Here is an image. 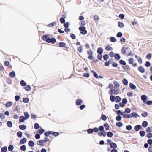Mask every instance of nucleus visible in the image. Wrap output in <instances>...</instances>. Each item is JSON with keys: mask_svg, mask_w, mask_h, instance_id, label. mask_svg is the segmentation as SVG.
<instances>
[{"mask_svg": "<svg viewBox=\"0 0 152 152\" xmlns=\"http://www.w3.org/2000/svg\"><path fill=\"white\" fill-rule=\"evenodd\" d=\"M79 30L81 31L80 33L83 35L87 34V31L86 30V28L84 26H80L79 27Z\"/></svg>", "mask_w": 152, "mask_h": 152, "instance_id": "1", "label": "nucleus"}, {"mask_svg": "<svg viewBox=\"0 0 152 152\" xmlns=\"http://www.w3.org/2000/svg\"><path fill=\"white\" fill-rule=\"evenodd\" d=\"M56 42V40L55 38L52 37L51 38H48V43H51L54 44Z\"/></svg>", "mask_w": 152, "mask_h": 152, "instance_id": "2", "label": "nucleus"}, {"mask_svg": "<svg viewBox=\"0 0 152 152\" xmlns=\"http://www.w3.org/2000/svg\"><path fill=\"white\" fill-rule=\"evenodd\" d=\"M83 103L82 100L80 99H79L77 100L76 102V104L77 105H80Z\"/></svg>", "mask_w": 152, "mask_h": 152, "instance_id": "3", "label": "nucleus"}, {"mask_svg": "<svg viewBox=\"0 0 152 152\" xmlns=\"http://www.w3.org/2000/svg\"><path fill=\"white\" fill-rule=\"evenodd\" d=\"M27 141V140L26 138H23L20 140L19 143L20 145L24 144Z\"/></svg>", "mask_w": 152, "mask_h": 152, "instance_id": "4", "label": "nucleus"}, {"mask_svg": "<svg viewBox=\"0 0 152 152\" xmlns=\"http://www.w3.org/2000/svg\"><path fill=\"white\" fill-rule=\"evenodd\" d=\"M147 97L145 95H143L141 96V99L143 101L144 103L146 102Z\"/></svg>", "mask_w": 152, "mask_h": 152, "instance_id": "5", "label": "nucleus"}, {"mask_svg": "<svg viewBox=\"0 0 152 152\" xmlns=\"http://www.w3.org/2000/svg\"><path fill=\"white\" fill-rule=\"evenodd\" d=\"M110 147L111 148L113 149L115 148H117V146L116 143L112 142L110 144Z\"/></svg>", "mask_w": 152, "mask_h": 152, "instance_id": "6", "label": "nucleus"}, {"mask_svg": "<svg viewBox=\"0 0 152 152\" xmlns=\"http://www.w3.org/2000/svg\"><path fill=\"white\" fill-rule=\"evenodd\" d=\"M142 127L140 125H137L134 127V130L136 131H137L142 129Z\"/></svg>", "mask_w": 152, "mask_h": 152, "instance_id": "7", "label": "nucleus"}, {"mask_svg": "<svg viewBox=\"0 0 152 152\" xmlns=\"http://www.w3.org/2000/svg\"><path fill=\"white\" fill-rule=\"evenodd\" d=\"M98 135L100 136H103L105 137L106 135V133L105 131L102 132H98Z\"/></svg>", "mask_w": 152, "mask_h": 152, "instance_id": "8", "label": "nucleus"}, {"mask_svg": "<svg viewBox=\"0 0 152 152\" xmlns=\"http://www.w3.org/2000/svg\"><path fill=\"white\" fill-rule=\"evenodd\" d=\"M129 86L131 89L133 90H134L136 88V86L132 83H130L129 84Z\"/></svg>", "mask_w": 152, "mask_h": 152, "instance_id": "9", "label": "nucleus"}, {"mask_svg": "<svg viewBox=\"0 0 152 152\" xmlns=\"http://www.w3.org/2000/svg\"><path fill=\"white\" fill-rule=\"evenodd\" d=\"M138 70L141 73H143L145 72V70L142 66H140L138 68Z\"/></svg>", "mask_w": 152, "mask_h": 152, "instance_id": "10", "label": "nucleus"}, {"mask_svg": "<svg viewBox=\"0 0 152 152\" xmlns=\"http://www.w3.org/2000/svg\"><path fill=\"white\" fill-rule=\"evenodd\" d=\"M12 102H8L6 103L5 105L6 107H8L12 105Z\"/></svg>", "mask_w": 152, "mask_h": 152, "instance_id": "11", "label": "nucleus"}, {"mask_svg": "<svg viewBox=\"0 0 152 152\" xmlns=\"http://www.w3.org/2000/svg\"><path fill=\"white\" fill-rule=\"evenodd\" d=\"M37 144L39 145L40 146H43L44 145V142L43 140H40L37 142Z\"/></svg>", "mask_w": 152, "mask_h": 152, "instance_id": "12", "label": "nucleus"}, {"mask_svg": "<svg viewBox=\"0 0 152 152\" xmlns=\"http://www.w3.org/2000/svg\"><path fill=\"white\" fill-rule=\"evenodd\" d=\"M26 120L23 116H21L19 118V121L20 122H24L25 120Z\"/></svg>", "mask_w": 152, "mask_h": 152, "instance_id": "13", "label": "nucleus"}, {"mask_svg": "<svg viewBox=\"0 0 152 152\" xmlns=\"http://www.w3.org/2000/svg\"><path fill=\"white\" fill-rule=\"evenodd\" d=\"M10 76L12 78H14L15 76V73L14 71H12L9 74Z\"/></svg>", "mask_w": 152, "mask_h": 152, "instance_id": "14", "label": "nucleus"}, {"mask_svg": "<svg viewBox=\"0 0 152 152\" xmlns=\"http://www.w3.org/2000/svg\"><path fill=\"white\" fill-rule=\"evenodd\" d=\"M45 132V130L41 128L39 129L38 130V133L40 135H41L42 134Z\"/></svg>", "mask_w": 152, "mask_h": 152, "instance_id": "15", "label": "nucleus"}, {"mask_svg": "<svg viewBox=\"0 0 152 152\" xmlns=\"http://www.w3.org/2000/svg\"><path fill=\"white\" fill-rule=\"evenodd\" d=\"M28 145L31 147H33L35 145L34 142L32 140H30L28 142Z\"/></svg>", "mask_w": 152, "mask_h": 152, "instance_id": "16", "label": "nucleus"}, {"mask_svg": "<svg viewBox=\"0 0 152 152\" xmlns=\"http://www.w3.org/2000/svg\"><path fill=\"white\" fill-rule=\"evenodd\" d=\"M103 49L101 48H99L97 50V53L99 54H102L103 52Z\"/></svg>", "mask_w": 152, "mask_h": 152, "instance_id": "17", "label": "nucleus"}, {"mask_svg": "<svg viewBox=\"0 0 152 152\" xmlns=\"http://www.w3.org/2000/svg\"><path fill=\"white\" fill-rule=\"evenodd\" d=\"M7 126L10 128L12 126V124L11 121H9L7 122Z\"/></svg>", "mask_w": 152, "mask_h": 152, "instance_id": "18", "label": "nucleus"}, {"mask_svg": "<svg viewBox=\"0 0 152 152\" xmlns=\"http://www.w3.org/2000/svg\"><path fill=\"white\" fill-rule=\"evenodd\" d=\"M123 83L125 85H127L128 84V82L126 79L124 78L122 80Z\"/></svg>", "mask_w": 152, "mask_h": 152, "instance_id": "19", "label": "nucleus"}, {"mask_svg": "<svg viewBox=\"0 0 152 152\" xmlns=\"http://www.w3.org/2000/svg\"><path fill=\"white\" fill-rule=\"evenodd\" d=\"M19 128L21 130H24L26 129V126L25 125H22L19 126Z\"/></svg>", "mask_w": 152, "mask_h": 152, "instance_id": "20", "label": "nucleus"}, {"mask_svg": "<svg viewBox=\"0 0 152 152\" xmlns=\"http://www.w3.org/2000/svg\"><path fill=\"white\" fill-rule=\"evenodd\" d=\"M26 87H24L25 90L27 91H30L31 90V87L30 85H26Z\"/></svg>", "mask_w": 152, "mask_h": 152, "instance_id": "21", "label": "nucleus"}, {"mask_svg": "<svg viewBox=\"0 0 152 152\" xmlns=\"http://www.w3.org/2000/svg\"><path fill=\"white\" fill-rule=\"evenodd\" d=\"M91 72L93 73V75L97 79L99 78L98 74L94 71L92 70L91 71Z\"/></svg>", "mask_w": 152, "mask_h": 152, "instance_id": "22", "label": "nucleus"}, {"mask_svg": "<svg viewBox=\"0 0 152 152\" xmlns=\"http://www.w3.org/2000/svg\"><path fill=\"white\" fill-rule=\"evenodd\" d=\"M17 136L20 138H21L22 136L23 133L21 131L18 132L17 133Z\"/></svg>", "mask_w": 152, "mask_h": 152, "instance_id": "23", "label": "nucleus"}, {"mask_svg": "<svg viewBox=\"0 0 152 152\" xmlns=\"http://www.w3.org/2000/svg\"><path fill=\"white\" fill-rule=\"evenodd\" d=\"M7 151V147L6 146H4L1 149V152H6Z\"/></svg>", "mask_w": 152, "mask_h": 152, "instance_id": "24", "label": "nucleus"}, {"mask_svg": "<svg viewBox=\"0 0 152 152\" xmlns=\"http://www.w3.org/2000/svg\"><path fill=\"white\" fill-rule=\"evenodd\" d=\"M148 125V123L147 121H144L142 124V126L144 128L146 127Z\"/></svg>", "mask_w": 152, "mask_h": 152, "instance_id": "25", "label": "nucleus"}, {"mask_svg": "<svg viewBox=\"0 0 152 152\" xmlns=\"http://www.w3.org/2000/svg\"><path fill=\"white\" fill-rule=\"evenodd\" d=\"M14 148V146L12 145H10L8 147V150L9 151H12Z\"/></svg>", "mask_w": 152, "mask_h": 152, "instance_id": "26", "label": "nucleus"}, {"mask_svg": "<svg viewBox=\"0 0 152 152\" xmlns=\"http://www.w3.org/2000/svg\"><path fill=\"white\" fill-rule=\"evenodd\" d=\"M24 115L25 116L24 117L26 119H27L29 118L30 116L28 112H25L24 113Z\"/></svg>", "mask_w": 152, "mask_h": 152, "instance_id": "27", "label": "nucleus"}, {"mask_svg": "<svg viewBox=\"0 0 152 152\" xmlns=\"http://www.w3.org/2000/svg\"><path fill=\"white\" fill-rule=\"evenodd\" d=\"M115 58L117 60H119L120 58V56L118 54L116 53L114 55Z\"/></svg>", "mask_w": 152, "mask_h": 152, "instance_id": "28", "label": "nucleus"}, {"mask_svg": "<svg viewBox=\"0 0 152 152\" xmlns=\"http://www.w3.org/2000/svg\"><path fill=\"white\" fill-rule=\"evenodd\" d=\"M34 129H38L40 128L39 124L37 123H36L34 124Z\"/></svg>", "mask_w": 152, "mask_h": 152, "instance_id": "29", "label": "nucleus"}, {"mask_svg": "<svg viewBox=\"0 0 152 152\" xmlns=\"http://www.w3.org/2000/svg\"><path fill=\"white\" fill-rule=\"evenodd\" d=\"M116 125L118 127H121L122 126L123 124L122 122H118L116 123Z\"/></svg>", "mask_w": 152, "mask_h": 152, "instance_id": "30", "label": "nucleus"}, {"mask_svg": "<svg viewBox=\"0 0 152 152\" xmlns=\"http://www.w3.org/2000/svg\"><path fill=\"white\" fill-rule=\"evenodd\" d=\"M23 102L26 103H28L29 101V99L28 98H23Z\"/></svg>", "mask_w": 152, "mask_h": 152, "instance_id": "31", "label": "nucleus"}, {"mask_svg": "<svg viewBox=\"0 0 152 152\" xmlns=\"http://www.w3.org/2000/svg\"><path fill=\"white\" fill-rule=\"evenodd\" d=\"M56 24V22H53L48 24V27H52Z\"/></svg>", "mask_w": 152, "mask_h": 152, "instance_id": "32", "label": "nucleus"}, {"mask_svg": "<svg viewBox=\"0 0 152 152\" xmlns=\"http://www.w3.org/2000/svg\"><path fill=\"white\" fill-rule=\"evenodd\" d=\"M140 135L141 137H143L145 134V131H140L139 132Z\"/></svg>", "mask_w": 152, "mask_h": 152, "instance_id": "33", "label": "nucleus"}, {"mask_svg": "<svg viewBox=\"0 0 152 152\" xmlns=\"http://www.w3.org/2000/svg\"><path fill=\"white\" fill-rule=\"evenodd\" d=\"M42 39L44 41H45L48 42V35H44L42 37Z\"/></svg>", "mask_w": 152, "mask_h": 152, "instance_id": "34", "label": "nucleus"}, {"mask_svg": "<svg viewBox=\"0 0 152 152\" xmlns=\"http://www.w3.org/2000/svg\"><path fill=\"white\" fill-rule=\"evenodd\" d=\"M115 112L118 115L120 114L121 115H123V113H125V112H122L120 110H117L115 111Z\"/></svg>", "mask_w": 152, "mask_h": 152, "instance_id": "35", "label": "nucleus"}, {"mask_svg": "<svg viewBox=\"0 0 152 152\" xmlns=\"http://www.w3.org/2000/svg\"><path fill=\"white\" fill-rule=\"evenodd\" d=\"M115 86L117 87H119L120 86V84L119 83L116 81H114L113 82Z\"/></svg>", "mask_w": 152, "mask_h": 152, "instance_id": "36", "label": "nucleus"}, {"mask_svg": "<svg viewBox=\"0 0 152 152\" xmlns=\"http://www.w3.org/2000/svg\"><path fill=\"white\" fill-rule=\"evenodd\" d=\"M119 63L123 65H126V62L122 59L120 60L119 61Z\"/></svg>", "mask_w": 152, "mask_h": 152, "instance_id": "37", "label": "nucleus"}, {"mask_svg": "<svg viewBox=\"0 0 152 152\" xmlns=\"http://www.w3.org/2000/svg\"><path fill=\"white\" fill-rule=\"evenodd\" d=\"M110 40L112 42H116V39L114 37H111L110 38Z\"/></svg>", "mask_w": 152, "mask_h": 152, "instance_id": "38", "label": "nucleus"}, {"mask_svg": "<svg viewBox=\"0 0 152 152\" xmlns=\"http://www.w3.org/2000/svg\"><path fill=\"white\" fill-rule=\"evenodd\" d=\"M20 148L21 150L24 151L26 150V147L25 145H23L20 147Z\"/></svg>", "mask_w": 152, "mask_h": 152, "instance_id": "39", "label": "nucleus"}, {"mask_svg": "<svg viewBox=\"0 0 152 152\" xmlns=\"http://www.w3.org/2000/svg\"><path fill=\"white\" fill-rule=\"evenodd\" d=\"M116 100L115 102L116 103L119 102L121 100V98L118 96H117L115 97Z\"/></svg>", "mask_w": 152, "mask_h": 152, "instance_id": "40", "label": "nucleus"}, {"mask_svg": "<svg viewBox=\"0 0 152 152\" xmlns=\"http://www.w3.org/2000/svg\"><path fill=\"white\" fill-rule=\"evenodd\" d=\"M20 84L22 86H26V83L23 80H22L20 82Z\"/></svg>", "mask_w": 152, "mask_h": 152, "instance_id": "41", "label": "nucleus"}, {"mask_svg": "<svg viewBox=\"0 0 152 152\" xmlns=\"http://www.w3.org/2000/svg\"><path fill=\"white\" fill-rule=\"evenodd\" d=\"M107 136L109 137H111L113 136V134L111 132H108L107 134Z\"/></svg>", "mask_w": 152, "mask_h": 152, "instance_id": "42", "label": "nucleus"}, {"mask_svg": "<svg viewBox=\"0 0 152 152\" xmlns=\"http://www.w3.org/2000/svg\"><path fill=\"white\" fill-rule=\"evenodd\" d=\"M66 44L65 43L61 42L59 43V46L60 47H64L66 45Z\"/></svg>", "mask_w": 152, "mask_h": 152, "instance_id": "43", "label": "nucleus"}, {"mask_svg": "<svg viewBox=\"0 0 152 152\" xmlns=\"http://www.w3.org/2000/svg\"><path fill=\"white\" fill-rule=\"evenodd\" d=\"M109 56L107 54H105L103 56L104 59L105 60H107L109 58Z\"/></svg>", "mask_w": 152, "mask_h": 152, "instance_id": "44", "label": "nucleus"}, {"mask_svg": "<svg viewBox=\"0 0 152 152\" xmlns=\"http://www.w3.org/2000/svg\"><path fill=\"white\" fill-rule=\"evenodd\" d=\"M124 26V24L122 22H119L118 23V26L119 27L122 28Z\"/></svg>", "mask_w": 152, "mask_h": 152, "instance_id": "45", "label": "nucleus"}, {"mask_svg": "<svg viewBox=\"0 0 152 152\" xmlns=\"http://www.w3.org/2000/svg\"><path fill=\"white\" fill-rule=\"evenodd\" d=\"M148 115V113L146 112H144L141 114L142 116L144 117H146Z\"/></svg>", "mask_w": 152, "mask_h": 152, "instance_id": "46", "label": "nucleus"}, {"mask_svg": "<svg viewBox=\"0 0 152 152\" xmlns=\"http://www.w3.org/2000/svg\"><path fill=\"white\" fill-rule=\"evenodd\" d=\"M105 49L107 51H109L113 50V48L110 46L107 45L106 46Z\"/></svg>", "mask_w": 152, "mask_h": 152, "instance_id": "47", "label": "nucleus"}, {"mask_svg": "<svg viewBox=\"0 0 152 152\" xmlns=\"http://www.w3.org/2000/svg\"><path fill=\"white\" fill-rule=\"evenodd\" d=\"M104 127L105 128V129L106 130H109V126H108V124L107 123H105L104 124Z\"/></svg>", "mask_w": 152, "mask_h": 152, "instance_id": "48", "label": "nucleus"}, {"mask_svg": "<svg viewBox=\"0 0 152 152\" xmlns=\"http://www.w3.org/2000/svg\"><path fill=\"white\" fill-rule=\"evenodd\" d=\"M132 117L134 118H136L137 116H138V115L137 113L135 112H133L132 113Z\"/></svg>", "mask_w": 152, "mask_h": 152, "instance_id": "49", "label": "nucleus"}, {"mask_svg": "<svg viewBox=\"0 0 152 152\" xmlns=\"http://www.w3.org/2000/svg\"><path fill=\"white\" fill-rule=\"evenodd\" d=\"M127 100L126 98H124L122 99V102L124 104V105L127 104Z\"/></svg>", "mask_w": 152, "mask_h": 152, "instance_id": "50", "label": "nucleus"}, {"mask_svg": "<svg viewBox=\"0 0 152 152\" xmlns=\"http://www.w3.org/2000/svg\"><path fill=\"white\" fill-rule=\"evenodd\" d=\"M70 24L68 22H66V23H64V26L65 27V28H68L69 25Z\"/></svg>", "mask_w": 152, "mask_h": 152, "instance_id": "51", "label": "nucleus"}, {"mask_svg": "<svg viewBox=\"0 0 152 152\" xmlns=\"http://www.w3.org/2000/svg\"><path fill=\"white\" fill-rule=\"evenodd\" d=\"M87 132L89 134L92 133L93 132V129L91 128L88 129H87Z\"/></svg>", "mask_w": 152, "mask_h": 152, "instance_id": "52", "label": "nucleus"}, {"mask_svg": "<svg viewBox=\"0 0 152 152\" xmlns=\"http://www.w3.org/2000/svg\"><path fill=\"white\" fill-rule=\"evenodd\" d=\"M126 49H127V48H126L124 47H123L121 50V53L123 54H124L126 53Z\"/></svg>", "mask_w": 152, "mask_h": 152, "instance_id": "53", "label": "nucleus"}, {"mask_svg": "<svg viewBox=\"0 0 152 152\" xmlns=\"http://www.w3.org/2000/svg\"><path fill=\"white\" fill-rule=\"evenodd\" d=\"M132 127L131 125H128L126 126V129L127 130L130 131L131 130Z\"/></svg>", "mask_w": 152, "mask_h": 152, "instance_id": "54", "label": "nucleus"}, {"mask_svg": "<svg viewBox=\"0 0 152 152\" xmlns=\"http://www.w3.org/2000/svg\"><path fill=\"white\" fill-rule=\"evenodd\" d=\"M101 119L104 120V121H105L107 119V117L106 116L102 114L101 117Z\"/></svg>", "mask_w": 152, "mask_h": 152, "instance_id": "55", "label": "nucleus"}, {"mask_svg": "<svg viewBox=\"0 0 152 152\" xmlns=\"http://www.w3.org/2000/svg\"><path fill=\"white\" fill-rule=\"evenodd\" d=\"M122 36V33L121 32L118 33L116 35L117 37H121Z\"/></svg>", "mask_w": 152, "mask_h": 152, "instance_id": "56", "label": "nucleus"}, {"mask_svg": "<svg viewBox=\"0 0 152 152\" xmlns=\"http://www.w3.org/2000/svg\"><path fill=\"white\" fill-rule=\"evenodd\" d=\"M110 100L112 102H113L115 100V97L114 96L111 95L110 97Z\"/></svg>", "mask_w": 152, "mask_h": 152, "instance_id": "57", "label": "nucleus"}, {"mask_svg": "<svg viewBox=\"0 0 152 152\" xmlns=\"http://www.w3.org/2000/svg\"><path fill=\"white\" fill-rule=\"evenodd\" d=\"M99 130L101 132L104 131V128L103 126H100L99 128Z\"/></svg>", "mask_w": 152, "mask_h": 152, "instance_id": "58", "label": "nucleus"}, {"mask_svg": "<svg viewBox=\"0 0 152 152\" xmlns=\"http://www.w3.org/2000/svg\"><path fill=\"white\" fill-rule=\"evenodd\" d=\"M125 66H122V67L124 70H126V69H130L129 66L128 65H126Z\"/></svg>", "mask_w": 152, "mask_h": 152, "instance_id": "59", "label": "nucleus"}, {"mask_svg": "<svg viewBox=\"0 0 152 152\" xmlns=\"http://www.w3.org/2000/svg\"><path fill=\"white\" fill-rule=\"evenodd\" d=\"M122 117L119 115H118L116 116V119L117 121H120L121 120Z\"/></svg>", "mask_w": 152, "mask_h": 152, "instance_id": "60", "label": "nucleus"}, {"mask_svg": "<svg viewBox=\"0 0 152 152\" xmlns=\"http://www.w3.org/2000/svg\"><path fill=\"white\" fill-rule=\"evenodd\" d=\"M60 20L61 23L62 24L64 23H65V20L63 18H60Z\"/></svg>", "mask_w": 152, "mask_h": 152, "instance_id": "61", "label": "nucleus"}, {"mask_svg": "<svg viewBox=\"0 0 152 152\" xmlns=\"http://www.w3.org/2000/svg\"><path fill=\"white\" fill-rule=\"evenodd\" d=\"M151 64L150 63L149 61H146L145 64V66L146 67H148L150 66Z\"/></svg>", "mask_w": 152, "mask_h": 152, "instance_id": "62", "label": "nucleus"}, {"mask_svg": "<svg viewBox=\"0 0 152 152\" xmlns=\"http://www.w3.org/2000/svg\"><path fill=\"white\" fill-rule=\"evenodd\" d=\"M145 103H146V104L148 105L152 104V101L149 100L147 102L146 101V102Z\"/></svg>", "mask_w": 152, "mask_h": 152, "instance_id": "63", "label": "nucleus"}, {"mask_svg": "<svg viewBox=\"0 0 152 152\" xmlns=\"http://www.w3.org/2000/svg\"><path fill=\"white\" fill-rule=\"evenodd\" d=\"M147 137L148 138H151L152 137V133H149L147 134Z\"/></svg>", "mask_w": 152, "mask_h": 152, "instance_id": "64", "label": "nucleus"}]
</instances>
